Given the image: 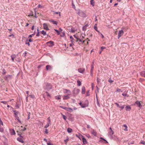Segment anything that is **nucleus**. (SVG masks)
I'll return each instance as SVG.
<instances>
[{
	"mask_svg": "<svg viewBox=\"0 0 145 145\" xmlns=\"http://www.w3.org/2000/svg\"><path fill=\"white\" fill-rule=\"evenodd\" d=\"M100 138L101 139H102V140H104V141H105L106 142V143H108V142L107 141V140H106L105 139H104V138H102V137H100Z\"/></svg>",
	"mask_w": 145,
	"mask_h": 145,
	"instance_id": "36",
	"label": "nucleus"
},
{
	"mask_svg": "<svg viewBox=\"0 0 145 145\" xmlns=\"http://www.w3.org/2000/svg\"><path fill=\"white\" fill-rule=\"evenodd\" d=\"M124 107H125V105H123V106H121V107L120 106V108L121 109H123L124 108Z\"/></svg>",
	"mask_w": 145,
	"mask_h": 145,
	"instance_id": "48",
	"label": "nucleus"
},
{
	"mask_svg": "<svg viewBox=\"0 0 145 145\" xmlns=\"http://www.w3.org/2000/svg\"><path fill=\"white\" fill-rule=\"evenodd\" d=\"M114 134L113 131H110L108 132V135L111 137L112 138H113L114 137H112V135Z\"/></svg>",
	"mask_w": 145,
	"mask_h": 145,
	"instance_id": "12",
	"label": "nucleus"
},
{
	"mask_svg": "<svg viewBox=\"0 0 145 145\" xmlns=\"http://www.w3.org/2000/svg\"><path fill=\"white\" fill-rule=\"evenodd\" d=\"M125 109L127 111H130L131 110V107L129 106H126L125 107Z\"/></svg>",
	"mask_w": 145,
	"mask_h": 145,
	"instance_id": "22",
	"label": "nucleus"
},
{
	"mask_svg": "<svg viewBox=\"0 0 145 145\" xmlns=\"http://www.w3.org/2000/svg\"><path fill=\"white\" fill-rule=\"evenodd\" d=\"M48 145H53L50 142H48L47 143Z\"/></svg>",
	"mask_w": 145,
	"mask_h": 145,
	"instance_id": "52",
	"label": "nucleus"
},
{
	"mask_svg": "<svg viewBox=\"0 0 145 145\" xmlns=\"http://www.w3.org/2000/svg\"><path fill=\"white\" fill-rule=\"evenodd\" d=\"M115 104H116V105L117 107H120V106L119 105L118 103H115Z\"/></svg>",
	"mask_w": 145,
	"mask_h": 145,
	"instance_id": "57",
	"label": "nucleus"
},
{
	"mask_svg": "<svg viewBox=\"0 0 145 145\" xmlns=\"http://www.w3.org/2000/svg\"><path fill=\"white\" fill-rule=\"evenodd\" d=\"M52 88V85L50 84L47 83L46 86V89L48 90H49Z\"/></svg>",
	"mask_w": 145,
	"mask_h": 145,
	"instance_id": "6",
	"label": "nucleus"
},
{
	"mask_svg": "<svg viewBox=\"0 0 145 145\" xmlns=\"http://www.w3.org/2000/svg\"><path fill=\"white\" fill-rule=\"evenodd\" d=\"M122 92L123 91L121 90V89L118 88L117 89L116 91V92Z\"/></svg>",
	"mask_w": 145,
	"mask_h": 145,
	"instance_id": "31",
	"label": "nucleus"
},
{
	"mask_svg": "<svg viewBox=\"0 0 145 145\" xmlns=\"http://www.w3.org/2000/svg\"><path fill=\"white\" fill-rule=\"evenodd\" d=\"M79 40V41L80 42H82V39H79L78 40H76V42H77L78 41V40Z\"/></svg>",
	"mask_w": 145,
	"mask_h": 145,
	"instance_id": "53",
	"label": "nucleus"
},
{
	"mask_svg": "<svg viewBox=\"0 0 145 145\" xmlns=\"http://www.w3.org/2000/svg\"><path fill=\"white\" fill-rule=\"evenodd\" d=\"M26 92L27 94V97H26V99L27 100V99H28V97L29 96V92L28 91H26Z\"/></svg>",
	"mask_w": 145,
	"mask_h": 145,
	"instance_id": "32",
	"label": "nucleus"
},
{
	"mask_svg": "<svg viewBox=\"0 0 145 145\" xmlns=\"http://www.w3.org/2000/svg\"><path fill=\"white\" fill-rule=\"evenodd\" d=\"M140 143L141 144H145V142H144V141H142V142H141Z\"/></svg>",
	"mask_w": 145,
	"mask_h": 145,
	"instance_id": "55",
	"label": "nucleus"
},
{
	"mask_svg": "<svg viewBox=\"0 0 145 145\" xmlns=\"http://www.w3.org/2000/svg\"><path fill=\"white\" fill-rule=\"evenodd\" d=\"M41 33L42 34H43L44 35H46V32H45V31L42 30L41 31Z\"/></svg>",
	"mask_w": 145,
	"mask_h": 145,
	"instance_id": "30",
	"label": "nucleus"
},
{
	"mask_svg": "<svg viewBox=\"0 0 145 145\" xmlns=\"http://www.w3.org/2000/svg\"><path fill=\"white\" fill-rule=\"evenodd\" d=\"M69 31L72 33H74L77 30V29L71 27L69 29Z\"/></svg>",
	"mask_w": 145,
	"mask_h": 145,
	"instance_id": "7",
	"label": "nucleus"
},
{
	"mask_svg": "<svg viewBox=\"0 0 145 145\" xmlns=\"http://www.w3.org/2000/svg\"><path fill=\"white\" fill-rule=\"evenodd\" d=\"M78 72L81 73H83L85 71V69L84 68H80L78 69Z\"/></svg>",
	"mask_w": 145,
	"mask_h": 145,
	"instance_id": "8",
	"label": "nucleus"
},
{
	"mask_svg": "<svg viewBox=\"0 0 145 145\" xmlns=\"http://www.w3.org/2000/svg\"><path fill=\"white\" fill-rule=\"evenodd\" d=\"M71 94V92L69 90L64 89V99L69 98Z\"/></svg>",
	"mask_w": 145,
	"mask_h": 145,
	"instance_id": "1",
	"label": "nucleus"
},
{
	"mask_svg": "<svg viewBox=\"0 0 145 145\" xmlns=\"http://www.w3.org/2000/svg\"><path fill=\"white\" fill-rule=\"evenodd\" d=\"M29 96L30 97L32 98H33V99L35 98V96L34 95H29Z\"/></svg>",
	"mask_w": 145,
	"mask_h": 145,
	"instance_id": "41",
	"label": "nucleus"
},
{
	"mask_svg": "<svg viewBox=\"0 0 145 145\" xmlns=\"http://www.w3.org/2000/svg\"><path fill=\"white\" fill-rule=\"evenodd\" d=\"M123 126L124 127H125V129H123L125 131H128V129H127V126L126 125L124 124V125H123Z\"/></svg>",
	"mask_w": 145,
	"mask_h": 145,
	"instance_id": "27",
	"label": "nucleus"
},
{
	"mask_svg": "<svg viewBox=\"0 0 145 145\" xmlns=\"http://www.w3.org/2000/svg\"><path fill=\"white\" fill-rule=\"evenodd\" d=\"M53 24L57 25V22L56 21L54 20H51L50 21Z\"/></svg>",
	"mask_w": 145,
	"mask_h": 145,
	"instance_id": "29",
	"label": "nucleus"
},
{
	"mask_svg": "<svg viewBox=\"0 0 145 145\" xmlns=\"http://www.w3.org/2000/svg\"><path fill=\"white\" fill-rule=\"evenodd\" d=\"M34 35V34H32V35H29V38H31V37H32V36Z\"/></svg>",
	"mask_w": 145,
	"mask_h": 145,
	"instance_id": "60",
	"label": "nucleus"
},
{
	"mask_svg": "<svg viewBox=\"0 0 145 145\" xmlns=\"http://www.w3.org/2000/svg\"><path fill=\"white\" fill-rule=\"evenodd\" d=\"M88 25V24L86 25L85 26H84L82 27V30L83 31H86L87 29Z\"/></svg>",
	"mask_w": 145,
	"mask_h": 145,
	"instance_id": "21",
	"label": "nucleus"
},
{
	"mask_svg": "<svg viewBox=\"0 0 145 145\" xmlns=\"http://www.w3.org/2000/svg\"><path fill=\"white\" fill-rule=\"evenodd\" d=\"M77 85L78 86H80L81 85V82L79 81V80H78L77 81Z\"/></svg>",
	"mask_w": 145,
	"mask_h": 145,
	"instance_id": "24",
	"label": "nucleus"
},
{
	"mask_svg": "<svg viewBox=\"0 0 145 145\" xmlns=\"http://www.w3.org/2000/svg\"><path fill=\"white\" fill-rule=\"evenodd\" d=\"M21 127L20 130L21 131H23L26 129V128L25 127H24L23 129V126H21Z\"/></svg>",
	"mask_w": 145,
	"mask_h": 145,
	"instance_id": "28",
	"label": "nucleus"
},
{
	"mask_svg": "<svg viewBox=\"0 0 145 145\" xmlns=\"http://www.w3.org/2000/svg\"><path fill=\"white\" fill-rule=\"evenodd\" d=\"M47 124L44 126V128H45L48 127L51 124V121L50 117H49L47 118Z\"/></svg>",
	"mask_w": 145,
	"mask_h": 145,
	"instance_id": "4",
	"label": "nucleus"
},
{
	"mask_svg": "<svg viewBox=\"0 0 145 145\" xmlns=\"http://www.w3.org/2000/svg\"><path fill=\"white\" fill-rule=\"evenodd\" d=\"M101 48L102 50H103V49L105 48V47L102 46L101 47Z\"/></svg>",
	"mask_w": 145,
	"mask_h": 145,
	"instance_id": "58",
	"label": "nucleus"
},
{
	"mask_svg": "<svg viewBox=\"0 0 145 145\" xmlns=\"http://www.w3.org/2000/svg\"><path fill=\"white\" fill-rule=\"evenodd\" d=\"M80 91L79 89L76 88H74L72 91L73 94L74 96H76L78 95Z\"/></svg>",
	"mask_w": 145,
	"mask_h": 145,
	"instance_id": "3",
	"label": "nucleus"
},
{
	"mask_svg": "<svg viewBox=\"0 0 145 145\" xmlns=\"http://www.w3.org/2000/svg\"><path fill=\"white\" fill-rule=\"evenodd\" d=\"M70 38L71 39H72V40H71V41L73 42V37L72 36H71L70 37Z\"/></svg>",
	"mask_w": 145,
	"mask_h": 145,
	"instance_id": "49",
	"label": "nucleus"
},
{
	"mask_svg": "<svg viewBox=\"0 0 145 145\" xmlns=\"http://www.w3.org/2000/svg\"><path fill=\"white\" fill-rule=\"evenodd\" d=\"M79 104L81 106V107L83 108L86 107L88 106V105L85 104H82L81 102L79 103Z\"/></svg>",
	"mask_w": 145,
	"mask_h": 145,
	"instance_id": "14",
	"label": "nucleus"
},
{
	"mask_svg": "<svg viewBox=\"0 0 145 145\" xmlns=\"http://www.w3.org/2000/svg\"><path fill=\"white\" fill-rule=\"evenodd\" d=\"M90 3L91 5L93 7L94 6L95 2L94 0H91L90 1Z\"/></svg>",
	"mask_w": 145,
	"mask_h": 145,
	"instance_id": "23",
	"label": "nucleus"
},
{
	"mask_svg": "<svg viewBox=\"0 0 145 145\" xmlns=\"http://www.w3.org/2000/svg\"><path fill=\"white\" fill-rule=\"evenodd\" d=\"M87 137L88 138H91V137L89 135H88L87 136Z\"/></svg>",
	"mask_w": 145,
	"mask_h": 145,
	"instance_id": "62",
	"label": "nucleus"
},
{
	"mask_svg": "<svg viewBox=\"0 0 145 145\" xmlns=\"http://www.w3.org/2000/svg\"><path fill=\"white\" fill-rule=\"evenodd\" d=\"M135 103L138 107H140L141 104L140 101H137L135 102Z\"/></svg>",
	"mask_w": 145,
	"mask_h": 145,
	"instance_id": "20",
	"label": "nucleus"
},
{
	"mask_svg": "<svg viewBox=\"0 0 145 145\" xmlns=\"http://www.w3.org/2000/svg\"><path fill=\"white\" fill-rule=\"evenodd\" d=\"M45 133H46V134H48V129H45Z\"/></svg>",
	"mask_w": 145,
	"mask_h": 145,
	"instance_id": "45",
	"label": "nucleus"
},
{
	"mask_svg": "<svg viewBox=\"0 0 145 145\" xmlns=\"http://www.w3.org/2000/svg\"><path fill=\"white\" fill-rule=\"evenodd\" d=\"M25 44H27L28 46H29L30 45V43L29 42H26L25 43Z\"/></svg>",
	"mask_w": 145,
	"mask_h": 145,
	"instance_id": "59",
	"label": "nucleus"
},
{
	"mask_svg": "<svg viewBox=\"0 0 145 145\" xmlns=\"http://www.w3.org/2000/svg\"><path fill=\"white\" fill-rule=\"evenodd\" d=\"M90 95L89 94V91L88 90L86 93V96H89Z\"/></svg>",
	"mask_w": 145,
	"mask_h": 145,
	"instance_id": "34",
	"label": "nucleus"
},
{
	"mask_svg": "<svg viewBox=\"0 0 145 145\" xmlns=\"http://www.w3.org/2000/svg\"><path fill=\"white\" fill-rule=\"evenodd\" d=\"M93 28L94 29H95L96 31H97V27L96 26H94V27H93Z\"/></svg>",
	"mask_w": 145,
	"mask_h": 145,
	"instance_id": "51",
	"label": "nucleus"
},
{
	"mask_svg": "<svg viewBox=\"0 0 145 145\" xmlns=\"http://www.w3.org/2000/svg\"><path fill=\"white\" fill-rule=\"evenodd\" d=\"M97 83H99L100 82V79L99 78H97Z\"/></svg>",
	"mask_w": 145,
	"mask_h": 145,
	"instance_id": "37",
	"label": "nucleus"
},
{
	"mask_svg": "<svg viewBox=\"0 0 145 145\" xmlns=\"http://www.w3.org/2000/svg\"><path fill=\"white\" fill-rule=\"evenodd\" d=\"M17 140L19 141L20 142H21L22 143H23L24 142V141L23 140V139L20 138H17Z\"/></svg>",
	"mask_w": 145,
	"mask_h": 145,
	"instance_id": "19",
	"label": "nucleus"
},
{
	"mask_svg": "<svg viewBox=\"0 0 145 145\" xmlns=\"http://www.w3.org/2000/svg\"><path fill=\"white\" fill-rule=\"evenodd\" d=\"M10 134L12 135H15L16 134L15 131L14 129H10Z\"/></svg>",
	"mask_w": 145,
	"mask_h": 145,
	"instance_id": "16",
	"label": "nucleus"
},
{
	"mask_svg": "<svg viewBox=\"0 0 145 145\" xmlns=\"http://www.w3.org/2000/svg\"><path fill=\"white\" fill-rule=\"evenodd\" d=\"M82 94H85L86 91V89L84 86H83L82 87Z\"/></svg>",
	"mask_w": 145,
	"mask_h": 145,
	"instance_id": "17",
	"label": "nucleus"
},
{
	"mask_svg": "<svg viewBox=\"0 0 145 145\" xmlns=\"http://www.w3.org/2000/svg\"><path fill=\"white\" fill-rule=\"evenodd\" d=\"M93 65H91V71H93Z\"/></svg>",
	"mask_w": 145,
	"mask_h": 145,
	"instance_id": "43",
	"label": "nucleus"
},
{
	"mask_svg": "<svg viewBox=\"0 0 145 145\" xmlns=\"http://www.w3.org/2000/svg\"><path fill=\"white\" fill-rule=\"evenodd\" d=\"M1 103H3L4 104H7V101H1Z\"/></svg>",
	"mask_w": 145,
	"mask_h": 145,
	"instance_id": "38",
	"label": "nucleus"
},
{
	"mask_svg": "<svg viewBox=\"0 0 145 145\" xmlns=\"http://www.w3.org/2000/svg\"><path fill=\"white\" fill-rule=\"evenodd\" d=\"M74 37H75V38L76 39V40H78V39H79V38H78L76 36V35H74Z\"/></svg>",
	"mask_w": 145,
	"mask_h": 145,
	"instance_id": "50",
	"label": "nucleus"
},
{
	"mask_svg": "<svg viewBox=\"0 0 145 145\" xmlns=\"http://www.w3.org/2000/svg\"><path fill=\"white\" fill-rule=\"evenodd\" d=\"M3 125V123L2 121L1 120V119L0 118V125Z\"/></svg>",
	"mask_w": 145,
	"mask_h": 145,
	"instance_id": "35",
	"label": "nucleus"
},
{
	"mask_svg": "<svg viewBox=\"0 0 145 145\" xmlns=\"http://www.w3.org/2000/svg\"><path fill=\"white\" fill-rule=\"evenodd\" d=\"M3 131V129L2 128L0 127V132H2Z\"/></svg>",
	"mask_w": 145,
	"mask_h": 145,
	"instance_id": "47",
	"label": "nucleus"
},
{
	"mask_svg": "<svg viewBox=\"0 0 145 145\" xmlns=\"http://www.w3.org/2000/svg\"><path fill=\"white\" fill-rule=\"evenodd\" d=\"M39 32H38L37 33V35H36V36H39Z\"/></svg>",
	"mask_w": 145,
	"mask_h": 145,
	"instance_id": "64",
	"label": "nucleus"
},
{
	"mask_svg": "<svg viewBox=\"0 0 145 145\" xmlns=\"http://www.w3.org/2000/svg\"><path fill=\"white\" fill-rule=\"evenodd\" d=\"M82 140L83 143L84 144H86L87 143V142L86 139L83 137L82 136Z\"/></svg>",
	"mask_w": 145,
	"mask_h": 145,
	"instance_id": "15",
	"label": "nucleus"
},
{
	"mask_svg": "<svg viewBox=\"0 0 145 145\" xmlns=\"http://www.w3.org/2000/svg\"><path fill=\"white\" fill-rule=\"evenodd\" d=\"M72 129L70 128H68L67 129V131L69 133H70L72 132Z\"/></svg>",
	"mask_w": 145,
	"mask_h": 145,
	"instance_id": "25",
	"label": "nucleus"
},
{
	"mask_svg": "<svg viewBox=\"0 0 145 145\" xmlns=\"http://www.w3.org/2000/svg\"><path fill=\"white\" fill-rule=\"evenodd\" d=\"M141 75L145 77V71H142L141 73Z\"/></svg>",
	"mask_w": 145,
	"mask_h": 145,
	"instance_id": "26",
	"label": "nucleus"
},
{
	"mask_svg": "<svg viewBox=\"0 0 145 145\" xmlns=\"http://www.w3.org/2000/svg\"><path fill=\"white\" fill-rule=\"evenodd\" d=\"M14 116L15 118V120H17L18 122L21 123V122L20 120V118L18 116V115L20 114L19 112L18 111H16L15 110L14 111Z\"/></svg>",
	"mask_w": 145,
	"mask_h": 145,
	"instance_id": "2",
	"label": "nucleus"
},
{
	"mask_svg": "<svg viewBox=\"0 0 145 145\" xmlns=\"http://www.w3.org/2000/svg\"><path fill=\"white\" fill-rule=\"evenodd\" d=\"M47 45L50 47L54 45V42L52 41H50L47 42Z\"/></svg>",
	"mask_w": 145,
	"mask_h": 145,
	"instance_id": "9",
	"label": "nucleus"
},
{
	"mask_svg": "<svg viewBox=\"0 0 145 145\" xmlns=\"http://www.w3.org/2000/svg\"><path fill=\"white\" fill-rule=\"evenodd\" d=\"M46 95L49 97H50V95L47 92H46Z\"/></svg>",
	"mask_w": 145,
	"mask_h": 145,
	"instance_id": "42",
	"label": "nucleus"
},
{
	"mask_svg": "<svg viewBox=\"0 0 145 145\" xmlns=\"http://www.w3.org/2000/svg\"><path fill=\"white\" fill-rule=\"evenodd\" d=\"M11 59L13 62L14 61V59L16 58V56L15 54H13L11 55Z\"/></svg>",
	"mask_w": 145,
	"mask_h": 145,
	"instance_id": "18",
	"label": "nucleus"
},
{
	"mask_svg": "<svg viewBox=\"0 0 145 145\" xmlns=\"http://www.w3.org/2000/svg\"><path fill=\"white\" fill-rule=\"evenodd\" d=\"M38 8H41L42 7V6L40 5H39L38 6Z\"/></svg>",
	"mask_w": 145,
	"mask_h": 145,
	"instance_id": "61",
	"label": "nucleus"
},
{
	"mask_svg": "<svg viewBox=\"0 0 145 145\" xmlns=\"http://www.w3.org/2000/svg\"><path fill=\"white\" fill-rule=\"evenodd\" d=\"M69 140V138H67L66 140H64V141L65 142V144H67V142Z\"/></svg>",
	"mask_w": 145,
	"mask_h": 145,
	"instance_id": "40",
	"label": "nucleus"
},
{
	"mask_svg": "<svg viewBox=\"0 0 145 145\" xmlns=\"http://www.w3.org/2000/svg\"><path fill=\"white\" fill-rule=\"evenodd\" d=\"M113 80H111V79H109L108 80V82L110 83H112L113 82Z\"/></svg>",
	"mask_w": 145,
	"mask_h": 145,
	"instance_id": "44",
	"label": "nucleus"
},
{
	"mask_svg": "<svg viewBox=\"0 0 145 145\" xmlns=\"http://www.w3.org/2000/svg\"><path fill=\"white\" fill-rule=\"evenodd\" d=\"M33 39H30L29 40V42H32L33 41Z\"/></svg>",
	"mask_w": 145,
	"mask_h": 145,
	"instance_id": "54",
	"label": "nucleus"
},
{
	"mask_svg": "<svg viewBox=\"0 0 145 145\" xmlns=\"http://www.w3.org/2000/svg\"><path fill=\"white\" fill-rule=\"evenodd\" d=\"M55 30L56 31V32L58 33V35H59L60 34L59 31H58V30H56V29H55Z\"/></svg>",
	"mask_w": 145,
	"mask_h": 145,
	"instance_id": "46",
	"label": "nucleus"
},
{
	"mask_svg": "<svg viewBox=\"0 0 145 145\" xmlns=\"http://www.w3.org/2000/svg\"><path fill=\"white\" fill-rule=\"evenodd\" d=\"M43 27L44 29L47 30H48L49 29L48 28L47 24L46 23H44L43 24Z\"/></svg>",
	"mask_w": 145,
	"mask_h": 145,
	"instance_id": "10",
	"label": "nucleus"
},
{
	"mask_svg": "<svg viewBox=\"0 0 145 145\" xmlns=\"http://www.w3.org/2000/svg\"><path fill=\"white\" fill-rule=\"evenodd\" d=\"M91 133L95 136H96L97 135V133L96 131L94 129H92L91 131Z\"/></svg>",
	"mask_w": 145,
	"mask_h": 145,
	"instance_id": "11",
	"label": "nucleus"
},
{
	"mask_svg": "<svg viewBox=\"0 0 145 145\" xmlns=\"http://www.w3.org/2000/svg\"><path fill=\"white\" fill-rule=\"evenodd\" d=\"M124 32L122 30H120L119 31L118 35V39H119L120 37L123 34Z\"/></svg>",
	"mask_w": 145,
	"mask_h": 145,
	"instance_id": "5",
	"label": "nucleus"
},
{
	"mask_svg": "<svg viewBox=\"0 0 145 145\" xmlns=\"http://www.w3.org/2000/svg\"><path fill=\"white\" fill-rule=\"evenodd\" d=\"M55 98L56 99H57L59 100V99H60L61 97H60V96H56L55 97Z\"/></svg>",
	"mask_w": 145,
	"mask_h": 145,
	"instance_id": "33",
	"label": "nucleus"
},
{
	"mask_svg": "<svg viewBox=\"0 0 145 145\" xmlns=\"http://www.w3.org/2000/svg\"><path fill=\"white\" fill-rule=\"evenodd\" d=\"M46 68L47 71L51 70L52 68V67L50 65H47L46 66Z\"/></svg>",
	"mask_w": 145,
	"mask_h": 145,
	"instance_id": "13",
	"label": "nucleus"
},
{
	"mask_svg": "<svg viewBox=\"0 0 145 145\" xmlns=\"http://www.w3.org/2000/svg\"><path fill=\"white\" fill-rule=\"evenodd\" d=\"M122 95L123 96H126L127 94L126 93H123L122 94Z\"/></svg>",
	"mask_w": 145,
	"mask_h": 145,
	"instance_id": "56",
	"label": "nucleus"
},
{
	"mask_svg": "<svg viewBox=\"0 0 145 145\" xmlns=\"http://www.w3.org/2000/svg\"><path fill=\"white\" fill-rule=\"evenodd\" d=\"M94 87V84L93 83H91V88L92 90H93Z\"/></svg>",
	"mask_w": 145,
	"mask_h": 145,
	"instance_id": "39",
	"label": "nucleus"
},
{
	"mask_svg": "<svg viewBox=\"0 0 145 145\" xmlns=\"http://www.w3.org/2000/svg\"><path fill=\"white\" fill-rule=\"evenodd\" d=\"M100 35H101V36L102 38H104V36L102 34H101Z\"/></svg>",
	"mask_w": 145,
	"mask_h": 145,
	"instance_id": "63",
	"label": "nucleus"
}]
</instances>
